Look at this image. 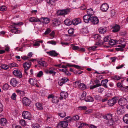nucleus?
<instances>
[{
    "instance_id": "c9c22d12",
    "label": "nucleus",
    "mask_w": 128,
    "mask_h": 128,
    "mask_svg": "<svg viewBox=\"0 0 128 128\" xmlns=\"http://www.w3.org/2000/svg\"><path fill=\"white\" fill-rule=\"evenodd\" d=\"M93 38L96 40H98V41H100V36L98 34H95L93 36Z\"/></svg>"
},
{
    "instance_id": "7ed1b4c3",
    "label": "nucleus",
    "mask_w": 128,
    "mask_h": 128,
    "mask_svg": "<svg viewBox=\"0 0 128 128\" xmlns=\"http://www.w3.org/2000/svg\"><path fill=\"white\" fill-rule=\"evenodd\" d=\"M40 21H39L40 23H42L43 24H48L50 22V20L48 18L41 17L40 18Z\"/></svg>"
},
{
    "instance_id": "a211bd4d",
    "label": "nucleus",
    "mask_w": 128,
    "mask_h": 128,
    "mask_svg": "<svg viewBox=\"0 0 128 128\" xmlns=\"http://www.w3.org/2000/svg\"><path fill=\"white\" fill-rule=\"evenodd\" d=\"M47 53L50 56H56L58 55V54L56 52L55 50H52L48 52Z\"/></svg>"
},
{
    "instance_id": "b1692460",
    "label": "nucleus",
    "mask_w": 128,
    "mask_h": 128,
    "mask_svg": "<svg viewBox=\"0 0 128 128\" xmlns=\"http://www.w3.org/2000/svg\"><path fill=\"white\" fill-rule=\"evenodd\" d=\"M108 82V80L107 79H105L102 80L100 84L101 86L102 85L106 88H107L108 87L106 85V84Z\"/></svg>"
},
{
    "instance_id": "c85d7f7f",
    "label": "nucleus",
    "mask_w": 128,
    "mask_h": 128,
    "mask_svg": "<svg viewBox=\"0 0 128 128\" xmlns=\"http://www.w3.org/2000/svg\"><path fill=\"white\" fill-rule=\"evenodd\" d=\"M117 42H118V41H117L116 40H110L108 42V44L111 46L114 45L116 44L117 43Z\"/></svg>"
},
{
    "instance_id": "bf43d9fd",
    "label": "nucleus",
    "mask_w": 128,
    "mask_h": 128,
    "mask_svg": "<svg viewBox=\"0 0 128 128\" xmlns=\"http://www.w3.org/2000/svg\"><path fill=\"white\" fill-rule=\"evenodd\" d=\"M48 43L54 45H56V43L55 41L54 40H51L50 41H48L47 42Z\"/></svg>"
},
{
    "instance_id": "052dcab7",
    "label": "nucleus",
    "mask_w": 128,
    "mask_h": 128,
    "mask_svg": "<svg viewBox=\"0 0 128 128\" xmlns=\"http://www.w3.org/2000/svg\"><path fill=\"white\" fill-rule=\"evenodd\" d=\"M11 98L12 99L14 100H16V95L15 93H14L12 94Z\"/></svg>"
},
{
    "instance_id": "c03bdc74",
    "label": "nucleus",
    "mask_w": 128,
    "mask_h": 128,
    "mask_svg": "<svg viewBox=\"0 0 128 128\" xmlns=\"http://www.w3.org/2000/svg\"><path fill=\"white\" fill-rule=\"evenodd\" d=\"M101 86V84H96V85H95L94 86H90V89H92L95 88L100 86Z\"/></svg>"
},
{
    "instance_id": "bb28decb",
    "label": "nucleus",
    "mask_w": 128,
    "mask_h": 128,
    "mask_svg": "<svg viewBox=\"0 0 128 128\" xmlns=\"http://www.w3.org/2000/svg\"><path fill=\"white\" fill-rule=\"evenodd\" d=\"M79 85L78 88L80 90H84L86 88V86L84 84L80 83L79 84Z\"/></svg>"
},
{
    "instance_id": "393cba45",
    "label": "nucleus",
    "mask_w": 128,
    "mask_h": 128,
    "mask_svg": "<svg viewBox=\"0 0 128 128\" xmlns=\"http://www.w3.org/2000/svg\"><path fill=\"white\" fill-rule=\"evenodd\" d=\"M52 21H53L52 23L54 26H58L60 24V21L57 19H54Z\"/></svg>"
},
{
    "instance_id": "cd10ccee",
    "label": "nucleus",
    "mask_w": 128,
    "mask_h": 128,
    "mask_svg": "<svg viewBox=\"0 0 128 128\" xmlns=\"http://www.w3.org/2000/svg\"><path fill=\"white\" fill-rule=\"evenodd\" d=\"M87 13L88 14V15H89L90 16H92L94 14L93 10L92 8L88 9Z\"/></svg>"
},
{
    "instance_id": "49530a36",
    "label": "nucleus",
    "mask_w": 128,
    "mask_h": 128,
    "mask_svg": "<svg viewBox=\"0 0 128 128\" xmlns=\"http://www.w3.org/2000/svg\"><path fill=\"white\" fill-rule=\"evenodd\" d=\"M64 94H66V93L65 92H62L60 94V95L61 97H60V100L64 98Z\"/></svg>"
},
{
    "instance_id": "412c9836",
    "label": "nucleus",
    "mask_w": 128,
    "mask_h": 128,
    "mask_svg": "<svg viewBox=\"0 0 128 128\" xmlns=\"http://www.w3.org/2000/svg\"><path fill=\"white\" fill-rule=\"evenodd\" d=\"M6 123L7 120L5 118H3L0 119V124L2 126H5L6 125Z\"/></svg>"
},
{
    "instance_id": "6e6d98bb",
    "label": "nucleus",
    "mask_w": 128,
    "mask_h": 128,
    "mask_svg": "<svg viewBox=\"0 0 128 128\" xmlns=\"http://www.w3.org/2000/svg\"><path fill=\"white\" fill-rule=\"evenodd\" d=\"M16 92L20 94L22 93L23 94H25V92L24 91H21L19 90H16Z\"/></svg>"
},
{
    "instance_id": "0e129e2a",
    "label": "nucleus",
    "mask_w": 128,
    "mask_h": 128,
    "mask_svg": "<svg viewBox=\"0 0 128 128\" xmlns=\"http://www.w3.org/2000/svg\"><path fill=\"white\" fill-rule=\"evenodd\" d=\"M72 49L74 50H78L79 49V47L78 46H73Z\"/></svg>"
},
{
    "instance_id": "58836bf2",
    "label": "nucleus",
    "mask_w": 128,
    "mask_h": 128,
    "mask_svg": "<svg viewBox=\"0 0 128 128\" xmlns=\"http://www.w3.org/2000/svg\"><path fill=\"white\" fill-rule=\"evenodd\" d=\"M36 105L38 109L40 110H42V109L43 108L41 104L40 103H36Z\"/></svg>"
},
{
    "instance_id": "a878e982",
    "label": "nucleus",
    "mask_w": 128,
    "mask_h": 128,
    "mask_svg": "<svg viewBox=\"0 0 128 128\" xmlns=\"http://www.w3.org/2000/svg\"><path fill=\"white\" fill-rule=\"evenodd\" d=\"M28 82L31 85L33 86L36 85L37 83V81L36 80L31 78L30 79L28 80Z\"/></svg>"
},
{
    "instance_id": "ea45409f",
    "label": "nucleus",
    "mask_w": 128,
    "mask_h": 128,
    "mask_svg": "<svg viewBox=\"0 0 128 128\" xmlns=\"http://www.w3.org/2000/svg\"><path fill=\"white\" fill-rule=\"evenodd\" d=\"M78 108L79 110H85L87 109V107L86 106H80Z\"/></svg>"
},
{
    "instance_id": "8fccbe9b",
    "label": "nucleus",
    "mask_w": 128,
    "mask_h": 128,
    "mask_svg": "<svg viewBox=\"0 0 128 128\" xmlns=\"http://www.w3.org/2000/svg\"><path fill=\"white\" fill-rule=\"evenodd\" d=\"M86 92H83L81 96V99L82 100H84L85 99V97L86 96Z\"/></svg>"
},
{
    "instance_id": "338daca9",
    "label": "nucleus",
    "mask_w": 128,
    "mask_h": 128,
    "mask_svg": "<svg viewBox=\"0 0 128 128\" xmlns=\"http://www.w3.org/2000/svg\"><path fill=\"white\" fill-rule=\"evenodd\" d=\"M86 124L84 123H82L80 124V126L78 127V128H82L84 125H86Z\"/></svg>"
},
{
    "instance_id": "a18cd8bd",
    "label": "nucleus",
    "mask_w": 128,
    "mask_h": 128,
    "mask_svg": "<svg viewBox=\"0 0 128 128\" xmlns=\"http://www.w3.org/2000/svg\"><path fill=\"white\" fill-rule=\"evenodd\" d=\"M112 78L113 79L116 80H118L121 79L120 77L116 75L113 76Z\"/></svg>"
},
{
    "instance_id": "603ef678",
    "label": "nucleus",
    "mask_w": 128,
    "mask_h": 128,
    "mask_svg": "<svg viewBox=\"0 0 128 128\" xmlns=\"http://www.w3.org/2000/svg\"><path fill=\"white\" fill-rule=\"evenodd\" d=\"M6 8L4 6H0V10L2 11H4L6 10Z\"/></svg>"
},
{
    "instance_id": "1a4fd4ad",
    "label": "nucleus",
    "mask_w": 128,
    "mask_h": 128,
    "mask_svg": "<svg viewBox=\"0 0 128 128\" xmlns=\"http://www.w3.org/2000/svg\"><path fill=\"white\" fill-rule=\"evenodd\" d=\"M90 21L93 24H97L99 22V20L97 17L92 16L91 17Z\"/></svg>"
},
{
    "instance_id": "5701e85b",
    "label": "nucleus",
    "mask_w": 128,
    "mask_h": 128,
    "mask_svg": "<svg viewBox=\"0 0 128 128\" xmlns=\"http://www.w3.org/2000/svg\"><path fill=\"white\" fill-rule=\"evenodd\" d=\"M113 29L112 30V32H115L118 31L120 28V26L118 25H116L113 28Z\"/></svg>"
},
{
    "instance_id": "79ce46f5",
    "label": "nucleus",
    "mask_w": 128,
    "mask_h": 128,
    "mask_svg": "<svg viewBox=\"0 0 128 128\" xmlns=\"http://www.w3.org/2000/svg\"><path fill=\"white\" fill-rule=\"evenodd\" d=\"M1 69H3L4 70H7L8 68V66L4 64H2L1 65Z\"/></svg>"
},
{
    "instance_id": "423d86ee",
    "label": "nucleus",
    "mask_w": 128,
    "mask_h": 128,
    "mask_svg": "<svg viewBox=\"0 0 128 128\" xmlns=\"http://www.w3.org/2000/svg\"><path fill=\"white\" fill-rule=\"evenodd\" d=\"M22 103L24 105L28 106L30 104V100L27 98H24L22 99Z\"/></svg>"
},
{
    "instance_id": "dca6fc26",
    "label": "nucleus",
    "mask_w": 128,
    "mask_h": 128,
    "mask_svg": "<svg viewBox=\"0 0 128 128\" xmlns=\"http://www.w3.org/2000/svg\"><path fill=\"white\" fill-rule=\"evenodd\" d=\"M126 46L125 44H121L120 45H118V47H119V48H116L115 50L117 51H122L124 50V49L123 48H125Z\"/></svg>"
},
{
    "instance_id": "69168bd1",
    "label": "nucleus",
    "mask_w": 128,
    "mask_h": 128,
    "mask_svg": "<svg viewBox=\"0 0 128 128\" xmlns=\"http://www.w3.org/2000/svg\"><path fill=\"white\" fill-rule=\"evenodd\" d=\"M68 32L69 34H73L74 33V32L72 29H70L68 31Z\"/></svg>"
},
{
    "instance_id": "774afa93",
    "label": "nucleus",
    "mask_w": 128,
    "mask_h": 128,
    "mask_svg": "<svg viewBox=\"0 0 128 128\" xmlns=\"http://www.w3.org/2000/svg\"><path fill=\"white\" fill-rule=\"evenodd\" d=\"M39 125L37 124H35L33 126V128H39Z\"/></svg>"
},
{
    "instance_id": "864d4df0",
    "label": "nucleus",
    "mask_w": 128,
    "mask_h": 128,
    "mask_svg": "<svg viewBox=\"0 0 128 128\" xmlns=\"http://www.w3.org/2000/svg\"><path fill=\"white\" fill-rule=\"evenodd\" d=\"M94 97L95 99L97 100H100L102 98L100 96L98 95L94 96Z\"/></svg>"
},
{
    "instance_id": "a19ab883",
    "label": "nucleus",
    "mask_w": 128,
    "mask_h": 128,
    "mask_svg": "<svg viewBox=\"0 0 128 128\" xmlns=\"http://www.w3.org/2000/svg\"><path fill=\"white\" fill-rule=\"evenodd\" d=\"M20 124L22 126H25L26 125V122L24 120L21 119L19 121Z\"/></svg>"
},
{
    "instance_id": "37998d69",
    "label": "nucleus",
    "mask_w": 128,
    "mask_h": 128,
    "mask_svg": "<svg viewBox=\"0 0 128 128\" xmlns=\"http://www.w3.org/2000/svg\"><path fill=\"white\" fill-rule=\"evenodd\" d=\"M59 100L57 98H52V102L53 103H58L59 102Z\"/></svg>"
},
{
    "instance_id": "de8ad7c7",
    "label": "nucleus",
    "mask_w": 128,
    "mask_h": 128,
    "mask_svg": "<svg viewBox=\"0 0 128 128\" xmlns=\"http://www.w3.org/2000/svg\"><path fill=\"white\" fill-rule=\"evenodd\" d=\"M9 87L8 85L7 84H6L4 85L3 88L4 90H6L8 89Z\"/></svg>"
},
{
    "instance_id": "5fc2aeb1",
    "label": "nucleus",
    "mask_w": 128,
    "mask_h": 128,
    "mask_svg": "<svg viewBox=\"0 0 128 128\" xmlns=\"http://www.w3.org/2000/svg\"><path fill=\"white\" fill-rule=\"evenodd\" d=\"M51 32V30L50 28H48L46 31L44 33L45 35H47L48 34Z\"/></svg>"
},
{
    "instance_id": "ddd939ff",
    "label": "nucleus",
    "mask_w": 128,
    "mask_h": 128,
    "mask_svg": "<svg viewBox=\"0 0 128 128\" xmlns=\"http://www.w3.org/2000/svg\"><path fill=\"white\" fill-rule=\"evenodd\" d=\"M22 115L23 117L25 119H28L30 120L31 117L30 112H22Z\"/></svg>"
},
{
    "instance_id": "e2e57ef3",
    "label": "nucleus",
    "mask_w": 128,
    "mask_h": 128,
    "mask_svg": "<svg viewBox=\"0 0 128 128\" xmlns=\"http://www.w3.org/2000/svg\"><path fill=\"white\" fill-rule=\"evenodd\" d=\"M80 81H78L75 82L74 83V84L76 86H78V87L79 86V84L80 83Z\"/></svg>"
},
{
    "instance_id": "72a5a7b5",
    "label": "nucleus",
    "mask_w": 128,
    "mask_h": 128,
    "mask_svg": "<svg viewBox=\"0 0 128 128\" xmlns=\"http://www.w3.org/2000/svg\"><path fill=\"white\" fill-rule=\"evenodd\" d=\"M66 66L69 67H74V68L78 69H80V67L77 65H75L74 64L72 65L70 64L67 63L66 64Z\"/></svg>"
},
{
    "instance_id": "4468645a",
    "label": "nucleus",
    "mask_w": 128,
    "mask_h": 128,
    "mask_svg": "<svg viewBox=\"0 0 128 128\" xmlns=\"http://www.w3.org/2000/svg\"><path fill=\"white\" fill-rule=\"evenodd\" d=\"M72 24L74 25H76L81 22V20L80 18L74 19L72 21Z\"/></svg>"
},
{
    "instance_id": "39448f33",
    "label": "nucleus",
    "mask_w": 128,
    "mask_h": 128,
    "mask_svg": "<svg viewBox=\"0 0 128 128\" xmlns=\"http://www.w3.org/2000/svg\"><path fill=\"white\" fill-rule=\"evenodd\" d=\"M109 7L108 4L106 3H104L101 6L100 9L103 12H106L108 10Z\"/></svg>"
},
{
    "instance_id": "13d9d810",
    "label": "nucleus",
    "mask_w": 128,
    "mask_h": 128,
    "mask_svg": "<svg viewBox=\"0 0 128 128\" xmlns=\"http://www.w3.org/2000/svg\"><path fill=\"white\" fill-rule=\"evenodd\" d=\"M82 72L80 70H78L77 71H76L74 70V73L76 74H81Z\"/></svg>"
},
{
    "instance_id": "9d476101",
    "label": "nucleus",
    "mask_w": 128,
    "mask_h": 128,
    "mask_svg": "<svg viewBox=\"0 0 128 128\" xmlns=\"http://www.w3.org/2000/svg\"><path fill=\"white\" fill-rule=\"evenodd\" d=\"M13 73L15 76H18L19 78H21L22 77L21 72L18 70H14Z\"/></svg>"
},
{
    "instance_id": "4d7b16f0",
    "label": "nucleus",
    "mask_w": 128,
    "mask_h": 128,
    "mask_svg": "<svg viewBox=\"0 0 128 128\" xmlns=\"http://www.w3.org/2000/svg\"><path fill=\"white\" fill-rule=\"evenodd\" d=\"M97 48V46H92L88 48L89 50H92L93 51L95 50L96 48Z\"/></svg>"
},
{
    "instance_id": "7c9ffc66",
    "label": "nucleus",
    "mask_w": 128,
    "mask_h": 128,
    "mask_svg": "<svg viewBox=\"0 0 128 128\" xmlns=\"http://www.w3.org/2000/svg\"><path fill=\"white\" fill-rule=\"evenodd\" d=\"M64 24L66 25L69 26L72 24V21L69 19H66L64 21Z\"/></svg>"
},
{
    "instance_id": "4be33fe9",
    "label": "nucleus",
    "mask_w": 128,
    "mask_h": 128,
    "mask_svg": "<svg viewBox=\"0 0 128 128\" xmlns=\"http://www.w3.org/2000/svg\"><path fill=\"white\" fill-rule=\"evenodd\" d=\"M29 21L31 22H38L40 21V20L38 18L34 17H31L30 18Z\"/></svg>"
},
{
    "instance_id": "aec40b11",
    "label": "nucleus",
    "mask_w": 128,
    "mask_h": 128,
    "mask_svg": "<svg viewBox=\"0 0 128 128\" xmlns=\"http://www.w3.org/2000/svg\"><path fill=\"white\" fill-rule=\"evenodd\" d=\"M103 118L105 119H106L108 120H111L112 118V115L110 114H109L105 115L103 116Z\"/></svg>"
},
{
    "instance_id": "f704fd0d",
    "label": "nucleus",
    "mask_w": 128,
    "mask_h": 128,
    "mask_svg": "<svg viewBox=\"0 0 128 128\" xmlns=\"http://www.w3.org/2000/svg\"><path fill=\"white\" fill-rule=\"evenodd\" d=\"M98 30L99 32L102 34L104 33L106 31V29L103 27H101Z\"/></svg>"
},
{
    "instance_id": "4c0bfd02",
    "label": "nucleus",
    "mask_w": 128,
    "mask_h": 128,
    "mask_svg": "<svg viewBox=\"0 0 128 128\" xmlns=\"http://www.w3.org/2000/svg\"><path fill=\"white\" fill-rule=\"evenodd\" d=\"M64 120L67 121L68 123V122H70L72 121V118H71L70 116H68L65 118Z\"/></svg>"
},
{
    "instance_id": "20e7f679",
    "label": "nucleus",
    "mask_w": 128,
    "mask_h": 128,
    "mask_svg": "<svg viewBox=\"0 0 128 128\" xmlns=\"http://www.w3.org/2000/svg\"><path fill=\"white\" fill-rule=\"evenodd\" d=\"M127 101V99L124 98H120L118 101V104L121 106H124L126 104Z\"/></svg>"
},
{
    "instance_id": "c756f323",
    "label": "nucleus",
    "mask_w": 128,
    "mask_h": 128,
    "mask_svg": "<svg viewBox=\"0 0 128 128\" xmlns=\"http://www.w3.org/2000/svg\"><path fill=\"white\" fill-rule=\"evenodd\" d=\"M86 98V99L84 100L86 102H92L94 100L93 98L90 96H87Z\"/></svg>"
},
{
    "instance_id": "6ab92c4d",
    "label": "nucleus",
    "mask_w": 128,
    "mask_h": 128,
    "mask_svg": "<svg viewBox=\"0 0 128 128\" xmlns=\"http://www.w3.org/2000/svg\"><path fill=\"white\" fill-rule=\"evenodd\" d=\"M41 60L42 59H41V60L38 62V64L41 65L44 67H46L48 66V64L45 61L42 60Z\"/></svg>"
},
{
    "instance_id": "e433bc0d",
    "label": "nucleus",
    "mask_w": 128,
    "mask_h": 128,
    "mask_svg": "<svg viewBox=\"0 0 128 128\" xmlns=\"http://www.w3.org/2000/svg\"><path fill=\"white\" fill-rule=\"evenodd\" d=\"M124 107L122 106H121L118 107L117 110V112H123L124 111Z\"/></svg>"
},
{
    "instance_id": "9b49d317",
    "label": "nucleus",
    "mask_w": 128,
    "mask_h": 128,
    "mask_svg": "<svg viewBox=\"0 0 128 128\" xmlns=\"http://www.w3.org/2000/svg\"><path fill=\"white\" fill-rule=\"evenodd\" d=\"M31 65V63L30 60L26 62L23 64V66L24 68H28V69L30 68Z\"/></svg>"
},
{
    "instance_id": "f03ea898",
    "label": "nucleus",
    "mask_w": 128,
    "mask_h": 128,
    "mask_svg": "<svg viewBox=\"0 0 128 128\" xmlns=\"http://www.w3.org/2000/svg\"><path fill=\"white\" fill-rule=\"evenodd\" d=\"M68 125V123L67 121L65 120L61 121L60 122L57 124V127L59 128V127H61L65 128Z\"/></svg>"
},
{
    "instance_id": "680f3d73",
    "label": "nucleus",
    "mask_w": 128,
    "mask_h": 128,
    "mask_svg": "<svg viewBox=\"0 0 128 128\" xmlns=\"http://www.w3.org/2000/svg\"><path fill=\"white\" fill-rule=\"evenodd\" d=\"M43 74V72L42 71H40L38 73L37 75V76L38 77H41Z\"/></svg>"
},
{
    "instance_id": "f3484780",
    "label": "nucleus",
    "mask_w": 128,
    "mask_h": 128,
    "mask_svg": "<svg viewBox=\"0 0 128 128\" xmlns=\"http://www.w3.org/2000/svg\"><path fill=\"white\" fill-rule=\"evenodd\" d=\"M70 12L69 9L68 8L65 10H62L60 12L59 15H64L67 14Z\"/></svg>"
},
{
    "instance_id": "2eb2a0df",
    "label": "nucleus",
    "mask_w": 128,
    "mask_h": 128,
    "mask_svg": "<svg viewBox=\"0 0 128 128\" xmlns=\"http://www.w3.org/2000/svg\"><path fill=\"white\" fill-rule=\"evenodd\" d=\"M91 16L89 15H86L83 17V19L85 23H88L89 21L90 20Z\"/></svg>"
},
{
    "instance_id": "473e14b6",
    "label": "nucleus",
    "mask_w": 128,
    "mask_h": 128,
    "mask_svg": "<svg viewBox=\"0 0 128 128\" xmlns=\"http://www.w3.org/2000/svg\"><path fill=\"white\" fill-rule=\"evenodd\" d=\"M110 40V36H107L104 38V42L102 43V44H103L104 43V42H109Z\"/></svg>"
},
{
    "instance_id": "6e6552de",
    "label": "nucleus",
    "mask_w": 128,
    "mask_h": 128,
    "mask_svg": "<svg viewBox=\"0 0 128 128\" xmlns=\"http://www.w3.org/2000/svg\"><path fill=\"white\" fill-rule=\"evenodd\" d=\"M12 26L13 27L14 29H12L10 30V31L12 32V33L14 34H20L21 33L22 31L18 30V29L15 26H14V25H12Z\"/></svg>"
},
{
    "instance_id": "f257e3e1",
    "label": "nucleus",
    "mask_w": 128,
    "mask_h": 128,
    "mask_svg": "<svg viewBox=\"0 0 128 128\" xmlns=\"http://www.w3.org/2000/svg\"><path fill=\"white\" fill-rule=\"evenodd\" d=\"M118 98L117 97H114L111 99L108 100V105L110 106H112L115 104Z\"/></svg>"
},
{
    "instance_id": "09e8293b",
    "label": "nucleus",
    "mask_w": 128,
    "mask_h": 128,
    "mask_svg": "<svg viewBox=\"0 0 128 128\" xmlns=\"http://www.w3.org/2000/svg\"><path fill=\"white\" fill-rule=\"evenodd\" d=\"M72 120H78L79 118V116L78 115H75L73 116L72 118Z\"/></svg>"
},
{
    "instance_id": "2f4dec72",
    "label": "nucleus",
    "mask_w": 128,
    "mask_h": 128,
    "mask_svg": "<svg viewBox=\"0 0 128 128\" xmlns=\"http://www.w3.org/2000/svg\"><path fill=\"white\" fill-rule=\"evenodd\" d=\"M8 67L10 68L14 67H18V65L17 64L14 62H12L9 64H8Z\"/></svg>"
},
{
    "instance_id": "f8f14e48",
    "label": "nucleus",
    "mask_w": 128,
    "mask_h": 128,
    "mask_svg": "<svg viewBox=\"0 0 128 128\" xmlns=\"http://www.w3.org/2000/svg\"><path fill=\"white\" fill-rule=\"evenodd\" d=\"M18 82L15 78H12L10 81V84L11 85L14 87L18 86L17 84Z\"/></svg>"
},
{
    "instance_id": "3c124183",
    "label": "nucleus",
    "mask_w": 128,
    "mask_h": 128,
    "mask_svg": "<svg viewBox=\"0 0 128 128\" xmlns=\"http://www.w3.org/2000/svg\"><path fill=\"white\" fill-rule=\"evenodd\" d=\"M61 117H64L66 116L65 112H60L58 114Z\"/></svg>"
},
{
    "instance_id": "0eeeda50",
    "label": "nucleus",
    "mask_w": 128,
    "mask_h": 128,
    "mask_svg": "<svg viewBox=\"0 0 128 128\" xmlns=\"http://www.w3.org/2000/svg\"><path fill=\"white\" fill-rule=\"evenodd\" d=\"M68 80H69L68 78L64 77L62 78L61 80H59L58 82V84L60 86H61L63 84L66 82Z\"/></svg>"
}]
</instances>
